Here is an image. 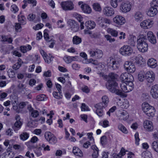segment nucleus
I'll list each match as a JSON object with an SVG mask.
<instances>
[{"instance_id":"44","label":"nucleus","mask_w":158,"mask_h":158,"mask_svg":"<svg viewBox=\"0 0 158 158\" xmlns=\"http://www.w3.org/2000/svg\"><path fill=\"white\" fill-rule=\"evenodd\" d=\"M118 129L123 133L127 134L128 131L126 128L122 124H119L118 125Z\"/></svg>"},{"instance_id":"18","label":"nucleus","mask_w":158,"mask_h":158,"mask_svg":"<svg viewBox=\"0 0 158 158\" xmlns=\"http://www.w3.org/2000/svg\"><path fill=\"white\" fill-rule=\"evenodd\" d=\"M145 77L148 82L152 83L155 80V74L152 71H149L146 73Z\"/></svg>"},{"instance_id":"2","label":"nucleus","mask_w":158,"mask_h":158,"mask_svg":"<svg viewBox=\"0 0 158 158\" xmlns=\"http://www.w3.org/2000/svg\"><path fill=\"white\" fill-rule=\"evenodd\" d=\"M108 82L106 87L110 92L118 95L123 96L124 93L121 90L118 89V84L116 82L114 81H111L110 80Z\"/></svg>"},{"instance_id":"9","label":"nucleus","mask_w":158,"mask_h":158,"mask_svg":"<svg viewBox=\"0 0 158 158\" xmlns=\"http://www.w3.org/2000/svg\"><path fill=\"white\" fill-rule=\"evenodd\" d=\"M125 69L130 73H133L135 71V68L134 64L131 61H126L124 65Z\"/></svg>"},{"instance_id":"29","label":"nucleus","mask_w":158,"mask_h":158,"mask_svg":"<svg viewBox=\"0 0 158 158\" xmlns=\"http://www.w3.org/2000/svg\"><path fill=\"white\" fill-rule=\"evenodd\" d=\"M143 17V14L140 11H138L135 12L134 15V18L135 20L137 22L142 20Z\"/></svg>"},{"instance_id":"35","label":"nucleus","mask_w":158,"mask_h":158,"mask_svg":"<svg viewBox=\"0 0 158 158\" xmlns=\"http://www.w3.org/2000/svg\"><path fill=\"white\" fill-rule=\"evenodd\" d=\"M21 125L22 123L20 121H16L12 127V128L15 131H16L20 128Z\"/></svg>"},{"instance_id":"4","label":"nucleus","mask_w":158,"mask_h":158,"mask_svg":"<svg viewBox=\"0 0 158 158\" xmlns=\"http://www.w3.org/2000/svg\"><path fill=\"white\" fill-rule=\"evenodd\" d=\"M142 108L144 112L148 116H154L156 110L154 107L150 106L148 103H143L142 104Z\"/></svg>"},{"instance_id":"34","label":"nucleus","mask_w":158,"mask_h":158,"mask_svg":"<svg viewBox=\"0 0 158 158\" xmlns=\"http://www.w3.org/2000/svg\"><path fill=\"white\" fill-rule=\"evenodd\" d=\"M29 137V133L26 132H23L19 135V138L20 140L25 141L27 140Z\"/></svg>"},{"instance_id":"21","label":"nucleus","mask_w":158,"mask_h":158,"mask_svg":"<svg viewBox=\"0 0 158 158\" xmlns=\"http://www.w3.org/2000/svg\"><path fill=\"white\" fill-rule=\"evenodd\" d=\"M143 125L145 129L148 131H151L153 129L152 123L150 121H145L143 123Z\"/></svg>"},{"instance_id":"27","label":"nucleus","mask_w":158,"mask_h":158,"mask_svg":"<svg viewBox=\"0 0 158 158\" xmlns=\"http://www.w3.org/2000/svg\"><path fill=\"white\" fill-rule=\"evenodd\" d=\"M135 62L139 65L143 64L145 63L144 60L140 55H138L135 57Z\"/></svg>"},{"instance_id":"15","label":"nucleus","mask_w":158,"mask_h":158,"mask_svg":"<svg viewBox=\"0 0 158 158\" xmlns=\"http://www.w3.org/2000/svg\"><path fill=\"white\" fill-rule=\"evenodd\" d=\"M78 4L79 5H81V8L84 13L88 14L91 13L92 9L88 5L81 1L79 2Z\"/></svg>"},{"instance_id":"7","label":"nucleus","mask_w":158,"mask_h":158,"mask_svg":"<svg viewBox=\"0 0 158 158\" xmlns=\"http://www.w3.org/2000/svg\"><path fill=\"white\" fill-rule=\"evenodd\" d=\"M133 49L128 45H124L120 49V53L125 56H129L132 53Z\"/></svg>"},{"instance_id":"55","label":"nucleus","mask_w":158,"mask_h":158,"mask_svg":"<svg viewBox=\"0 0 158 158\" xmlns=\"http://www.w3.org/2000/svg\"><path fill=\"white\" fill-rule=\"evenodd\" d=\"M99 19L103 22L104 23H106L110 24L111 23V21L110 20L106 18H103L102 17H100L98 18Z\"/></svg>"},{"instance_id":"37","label":"nucleus","mask_w":158,"mask_h":158,"mask_svg":"<svg viewBox=\"0 0 158 158\" xmlns=\"http://www.w3.org/2000/svg\"><path fill=\"white\" fill-rule=\"evenodd\" d=\"M81 39L78 36H74L73 39V44L77 45L80 44L81 42Z\"/></svg>"},{"instance_id":"33","label":"nucleus","mask_w":158,"mask_h":158,"mask_svg":"<svg viewBox=\"0 0 158 158\" xmlns=\"http://www.w3.org/2000/svg\"><path fill=\"white\" fill-rule=\"evenodd\" d=\"M85 25L88 29H91L94 28L96 24L94 22L92 21H89L85 23Z\"/></svg>"},{"instance_id":"62","label":"nucleus","mask_w":158,"mask_h":158,"mask_svg":"<svg viewBox=\"0 0 158 158\" xmlns=\"http://www.w3.org/2000/svg\"><path fill=\"white\" fill-rule=\"evenodd\" d=\"M119 64H117L116 61H113V64L111 66V69L113 70H115L118 69Z\"/></svg>"},{"instance_id":"61","label":"nucleus","mask_w":158,"mask_h":158,"mask_svg":"<svg viewBox=\"0 0 158 158\" xmlns=\"http://www.w3.org/2000/svg\"><path fill=\"white\" fill-rule=\"evenodd\" d=\"M135 144L136 145H138L139 144V142L140 139L139 137V134L138 132H136L135 135Z\"/></svg>"},{"instance_id":"52","label":"nucleus","mask_w":158,"mask_h":158,"mask_svg":"<svg viewBox=\"0 0 158 158\" xmlns=\"http://www.w3.org/2000/svg\"><path fill=\"white\" fill-rule=\"evenodd\" d=\"M1 41L3 42H8V43H11L12 41V40L11 38H8L6 36H2Z\"/></svg>"},{"instance_id":"11","label":"nucleus","mask_w":158,"mask_h":158,"mask_svg":"<svg viewBox=\"0 0 158 158\" xmlns=\"http://www.w3.org/2000/svg\"><path fill=\"white\" fill-rule=\"evenodd\" d=\"M120 79L122 82L133 81L134 80L133 76L127 73H122L120 75Z\"/></svg>"},{"instance_id":"54","label":"nucleus","mask_w":158,"mask_h":158,"mask_svg":"<svg viewBox=\"0 0 158 158\" xmlns=\"http://www.w3.org/2000/svg\"><path fill=\"white\" fill-rule=\"evenodd\" d=\"M101 143L102 145H105L106 144V137L104 135L102 136L100 139Z\"/></svg>"},{"instance_id":"32","label":"nucleus","mask_w":158,"mask_h":158,"mask_svg":"<svg viewBox=\"0 0 158 158\" xmlns=\"http://www.w3.org/2000/svg\"><path fill=\"white\" fill-rule=\"evenodd\" d=\"M91 148L94 150L93 153L92 154L93 158H97L98 156V149L95 145H92Z\"/></svg>"},{"instance_id":"14","label":"nucleus","mask_w":158,"mask_h":158,"mask_svg":"<svg viewBox=\"0 0 158 158\" xmlns=\"http://www.w3.org/2000/svg\"><path fill=\"white\" fill-rule=\"evenodd\" d=\"M153 24V21L151 20L147 19L142 22L140 24L141 27L144 29H147L151 28Z\"/></svg>"},{"instance_id":"22","label":"nucleus","mask_w":158,"mask_h":158,"mask_svg":"<svg viewBox=\"0 0 158 158\" xmlns=\"http://www.w3.org/2000/svg\"><path fill=\"white\" fill-rule=\"evenodd\" d=\"M147 35L148 39L150 43L153 44L156 43V37L152 31H148Z\"/></svg>"},{"instance_id":"38","label":"nucleus","mask_w":158,"mask_h":158,"mask_svg":"<svg viewBox=\"0 0 158 158\" xmlns=\"http://www.w3.org/2000/svg\"><path fill=\"white\" fill-rule=\"evenodd\" d=\"M107 31L111 35L114 37H116L118 35V32L114 29L110 28H108L107 29Z\"/></svg>"},{"instance_id":"23","label":"nucleus","mask_w":158,"mask_h":158,"mask_svg":"<svg viewBox=\"0 0 158 158\" xmlns=\"http://www.w3.org/2000/svg\"><path fill=\"white\" fill-rule=\"evenodd\" d=\"M73 16L79 22H80L81 24L80 27H81V30H82L84 28V23L83 22H82L83 20V18L81 15L77 13H75L73 14Z\"/></svg>"},{"instance_id":"36","label":"nucleus","mask_w":158,"mask_h":158,"mask_svg":"<svg viewBox=\"0 0 158 158\" xmlns=\"http://www.w3.org/2000/svg\"><path fill=\"white\" fill-rule=\"evenodd\" d=\"M126 83L127 84V92L132 90L134 87L133 81H128L126 82Z\"/></svg>"},{"instance_id":"51","label":"nucleus","mask_w":158,"mask_h":158,"mask_svg":"<svg viewBox=\"0 0 158 158\" xmlns=\"http://www.w3.org/2000/svg\"><path fill=\"white\" fill-rule=\"evenodd\" d=\"M120 87L122 90L125 92H127V88L126 82H122L120 84Z\"/></svg>"},{"instance_id":"39","label":"nucleus","mask_w":158,"mask_h":158,"mask_svg":"<svg viewBox=\"0 0 158 158\" xmlns=\"http://www.w3.org/2000/svg\"><path fill=\"white\" fill-rule=\"evenodd\" d=\"M75 57H76L65 56L64 57L63 59L66 63L68 64L74 60V59Z\"/></svg>"},{"instance_id":"40","label":"nucleus","mask_w":158,"mask_h":158,"mask_svg":"<svg viewBox=\"0 0 158 158\" xmlns=\"http://www.w3.org/2000/svg\"><path fill=\"white\" fill-rule=\"evenodd\" d=\"M108 77H109L108 81L110 80L111 81H114L115 79L117 78L118 77V75L114 73H109Z\"/></svg>"},{"instance_id":"5","label":"nucleus","mask_w":158,"mask_h":158,"mask_svg":"<svg viewBox=\"0 0 158 158\" xmlns=\"http://www.w3.org/2000/svg\"><path fill=\"white\" fill-rule=\"evenodd\" d=\"M88 52L90 56L96 59L100 58L103 55L102 51L97 48L90 49L88 51Z\"/></svg>"},{"instance_id":"60","label":"nucleus","mask_w":158,"mask_h":158,"mask_svg":"<svg viewBox=\"0 0 158 158\" xmlns=\"http://www.w3.org/2000/svg\"><path fill=\"white\" fill-rule=\"evenodd\" d=\"M105 38L107 40L109 41L110 42H112L115 41V40L114 38H112L111 36L109 35H106L105 36Z\"/></svg>"},{"instance_id":"25","label":"nucleus","mask_w":158,"mask_h":158,"mask_svg":"<svg viewBox=\"0 0 158 158\" xmlns=\"http://www.w3.org/2000/svg\"><path fill=\"white\" fill-rule=\"evenodd\" d=\"M157 9L155 7H151L147 12V15L150 17L155 16L157 13Z\"/></svg>"},{"instance_id":"24","label":"nucleus","mask_w":158,"mask_h":158,"mask_svg":"<svg viewBox=\"0 0 158 158\" xmlns=\"http://www.w3.org/2000/svg\"><path fill=\"white\" fill-rule=\"evenodd\" d=\"M147 64L149 67L152 68H154L157 66L156 60L154 58L149 59L148 61Z\"/></svg>"},{"instance_id":"20","label":"nucleus","mask_w":158,"mask_h":158,"mask_svg":"<svg viewBox=\"0 0 158 158\" xmlns=\"http://www.w3.org/2000/svg\"><path fill=\"white\" fill-rule=\"evenodd\" d=\"M27 108L29 111V113L30 114V116L33 118H36L39 115V112L37 110H34L32 107L31 105H28Z\"/></svg>"},{"instance_id":"26","label":"nucleus","mask_w":158,"mask_h":158,"mask_svg":"<svg viewBox=\"0 0 158 158\" xmlns=\"http://www.w3.org/2000/svg\"><path fill=\"white\" fill-rule=\"evenodd\" d=\"M118 115L119 117V119L121 120H125L128 118V114L124 110L120 111Z\"/></svg>"},{"instance_id":"41","label":"nucleus","mask_w":158,"mask_h":158,"mask_svg":"<svg viewBox=\"0 0 158 158\" xmlns=\"http://www.w3.org/2000/svg\"><path fill=\"white\" fill-rule=\"evenodd\" d=\"M18 87L19 89V92L21 93H25V90H26V85L22 83H19L18 86Z\"/></svg>"},{"instance_id":"1","label":"nucleus","mask_w":158,"mask_h":158,"mask_svg":"<svg viewBox=\"0 0 158 158\" xmlns=\"http://www.w3.org/2000/svg\"><path fill=\"white\" fill-rule=\"evenodd\" d=\"M102 102H100L94 106L96 109V113L99 116H102L104 114L103 109L106 107L109 102V99L106 95L103 96L102 98Z\"/></svg>"},{"instance_id":"6","label":"nucleus","mask_w":158,"mask_h":158,"mask_svg":"<svg viewBox=\"0 0 158 158\" xmlns=\"http://www.w3.org/2000/svg\"><path fill=\"white\" fill-rule=\"evenodd\" d=\"M60 5L62 9L65 11L71 10L74 8L73 3L70 1L62 2Z\"/></svg>"},{"instance_id":"46","label":"nucleus","mask_w":158,"mask_h":158,"mask_svg":"<svg viewBox=\"0 0 158 158\" xmlns=\"http://www.w3.org/2000/svg\"><path fill=\"white\" fill-rule=\"evenodd\" d=\"M93 8L96 11H100L101 10V8L100 4L97 3H94L93 5Z\"/></svg>"},{"instance_id":"56","label":"nucleus","mask_w":158,"mask_h":158,"mask_svg":"<svg viewBox=\"0 0 158 158\" xmlns=\"http://www.w3.org/2000/svg\"><path fill=\"white\" fill-rule=\"evenodd\" d=\"M151 7H158V1L153 0L151 3Z\"/></svg>"},{"instance_id":"10","label":"nucleus","mask_w":158,"mask_h":158,"mask_svg":"<svg viewBox=\"0 0 158 158\" xmlns=\"http://www.w3.org/2000/svg\"><path fill=\"white\" fill-rule=\"evenodd\" d=\"M46 139L51 144H54L57 142V139L54 135L50 132H47L44 134Z\"/></svg>"},{"instance_id":"64","label":"nucleus","mask_w":158,"mask_h":158,"mask_svg":"<svg viewBox=\"0 0 158 158\" xmlns=\"http://www.w3.org/2000/svg\"><path fill=\"white\" fill-rule=\"evenodd\" d=\"M152 137L155 140L158 139V130L155 131L152 133Z\"/></svg>"},{"instance_id":"50","label":"nucleus","mask_w":158,"mask_h":158,"mask_svg":"<svg viewBox=\"0 0 158 158\" xmlns=\"http://www.w3.org/2000/svg\"><path fill=\"white\" fill-rule=\"evenodd\" d=\"M145 73L143 72H140L138 75V79L141 81H143L145 77Z\"/></svg>"},{"instance_id":"43","label":"nucleus","mask_w":158,"mask_h":158,"mask_svg":"<svg viewBox=\"0 0 158 158\" xmlns=\"http://www.w3.org/2000/svg\"><path fill=\"white\" fill-rule=\"evenodd\" d=\"M99 124L105 128L109 126V122L106 119H105L103 121L100 122H99Z\"/></svg>"},{"instance_id":"57","label":"nucleus","mask_w":158,"mask_h":158,"mask_svg":"<svg viewBox=\"0 0 158 158\" xmlns=\"http://www.w3.org/2000/svg\"><path fill=\"white\" fill-rule=\"evenodd\" d=\"M116 106H113L107 112V114L109 116H110V113H113L116 109Z\"/></svg>"},{"instance_id":"53","label":"nucleus","mask_w":158,"mask_h":158,"mask_svg":"<svg viewBox=\"0 0 158 158\" xmlns=\"http://www.w3.org/2000/svg\"><path fill=\"white\" fill-rule=\"evenodd\" d=\"M11 10L14 13H15L18 11L19 8L15 5H12L11 6Z\"/></svg>"},{"instance_id":"42","label":"nucleus","mask_w":158,"mask_h":158,"mask_svg":"<svg viewBox=\"0 0 158 158\" xmlns=\"http://www.w3.org/2000/svg\"><path fill=\"white\" fill-rule=\"evenodd\" d=\"M151 146L153 150L158 153V141H154L152 143Z\"/></svg>"},{"instance_id":"63","label":"nucleus","mask_w":158,"mask_h":158,"mask_svg":"<svg viewBox=\"0 0 158 158\" xmlns=\"http://www.w3.org/2000/svg\"><path fill=\"white\" fill-rule=\"evenodd\" d=\"M110 4L114 8H116L118 6L117 0H111Z\"/></svg>"},{"instance_id":"19","label":"nucleus","mask_w":158,"mask_h":158,"mask_svg":"<svg viewBox=\"0 0 158 158\" xmlns=\"http://www.w3.org/2000/svg\"><path fill=\"white\" fill-rule=\"evenodd\" d=\"M150 94L153 98H158V85L156 84L152 86L150 90Z\"/></svg>"},{"instance_id":"59","label":"nucleus","mask_w":158,"mask_h":158,"mask_svg":"<svg viewBox=\"0 0 158 158\" xmlns=\"http://www.w3.org/2000/svg\"><path fill=\"white\" fill-rule=\"evenodd\" d=\"M44 26V24L42 23L38 24L35 26L33 27V29L35 30H38L42 28Z\"/></svg>"},{"instance_id":"8","label":"nucleus","mask_w":158,"mask_h":158,"mask_svg":"<svg viewBox=\"0 0 158 158\" xmlns=\"http://www.w3.org/2000/svg\"><path fill=\"white\" fill-rule=\"evenodd\" d=\"M39 51L46 62L48 64H49L53 61L54 57L51 54H49L48 55L42 49H40Z\"/></svg>"},{"instance_id":"47","label":"nucleus","mask_w":158,"mask_h":158,"mask_svg":"<svg viewBox=\"0 0 158 158\" xmlns=\"http://www.w3.org/2000/svg\"><path fill=\"white\" fill-rule=\"evenodd\" d=\"M59 95L58 94V92L54 91L53 92L52 94L54 97L55 98L57 99H61L63 97L62 95V93H60V92H59Z\"/></svg>"},{"instance_id":"31","label":"nucleus","mask_w":158,"mask_h":158,"mask_svg":"<svg viewBox=\"0 0 158 158\" xmlns=\"http://www.w3.org/2000/svg\"><path fill=\"white\" fill-rule=\"evenodd\" d=\"M73 152L74 154L77 156L82 157L83 156L82 152L78 148L74 147L73 148Z\"/></svg>"},{"instance_id":"13","label":"nucleus","mask_w":158,"mask_h":158,"mask_svg":"<svg viewBox=\"0 0 158 158\" xmlns=\"http://www.w3.org/2000/svg\"><path fill=\"white\" fill-rule=\"evenodd\" d=\"M67 23L73 31L76 32L79 29L78 25L74 20L69 19L67 21Z\"/></svg>"},{"instance_id":"12","label":"nucleus","mask_w":158,"mask_h":158,"mask_svg":"<svg viewBox=\"0 0 158 158\" xmlns=\"http://www.w3.org/2000/svg\"><path fill=\"white\" fill-rule=\"evenodd\" d=\"M131 5L129 2L124 1L121 3L120 9L123 12L127 13L131 10Z\"/></svg>"},{"instance_id":"28","label":"nucleus","mask_w":158,"mask_h":158,"mask_svg":"<svg viewBox=\"0 0 158 158\" xmlns=\"http://www.w3.org/2000/svg\"><path fill=\"white\" fill-rule=\"evenodd\" d=\"M31 48L32 47L31 45L27 44L25 45L21 46L20 47V50L22 53H25L30 50Z\"/></svg>"},{"instance_id":"17","label":"nucleus","mask_w":158,"mask_h":158,"mask_svg":"<svg viewBox=\"0 0 158 158\" xmlns=\"http://www.w3.org/2000/svg\"><path fill=\"white\" fill-rule=\"evenodd\" d=\"M114 23L117 25H123L125 22L124 18L121 16L117 15L113 19Z\"/></svg>"},{"instance_id":"30","label":"nucleus","mask_w":158,"mask_h":158,"mask_svg":"<svg viewBox=\"0 0 158 158\" xmlns=\"http://www.w3.org/2000/svg\"><path fill=\"white\" fill-rule=\"evenodd\" d=\"M18 19L19 23L21 25H25L27 23L26 19L24 16L19 14L18 16Z\"/></svg>"},{"instance_id":"16","label":"nucleus","mask_w":158,"mask_h":158,"mask_svg":"<svg viewBox=\"0 0 158 158\" xmlns=\"http://www.w3.org/2000/svg\"><path fill=\"white\" fill-rule=\"evenodd\" d=\"M103 14L106 16L110 17L113 15L114 14V9L109 6L104 7L103 9Z\"/></svg>"},{"instance_id":"3","label":"nucleus","mask_w":158,"mask_h":158,"mask_svg":"<svg viewBox=\"0 0 158 158\" xmlns=\"http://www.w3.org/2000/svg\"><path fill=\"white\" fill-rule=\"evenodd\" d=\"M147 40L146 37L143 35L140 36L138 39L137 47L139 51L144 52L147 51L148 45L147 43Z\"/></svg>"},{"instance_id":"45","label":"nucleus","mask_w":158,"mask_h":158,"mask_svg":"<svg viewBox=\"0 0 158 158\" xmlns=\"http://www.w3.org/2000/svg\"><path fill=\"white\" fill-rule=\"evenodd\" d=\"M10 148H8L6 151L4 152L3 155L4 157L7 158H12V156L10 155L11 152L10 151Z\"/></svg>"},{"instance_id":"58","label":"nucleus","mask_w":158,"mask_h":158,"mask_svg":"<svg viewBox=\"0 0 158 158\" xmlns=\"http://www.w3.org/2000/svg\"><path fill=\"white\" fill-rule=\"evenodd\" d=\"M7 94L6 93L0 92V100L3 101L7 96Z\"/></svg>"},{"instance_id":"49","label":"nucleus","mask_w":158,"mask_h":158,"mask_svg":"<svg viewBox=\"0 0 158 158\" xmlns=\"http://www.w3.org/2000/svg\"><path fill=\"white\" fill-rule=\"evenodd\" d=\"M13 148L15 150H18L22 151L24 149V147L23 145L15 144L13 146Z\"/></svg>"},{"instance_id":"48","label":"nucleus","mask_w":158,"mask_h":158,"mask_svg":"<svg viewBox=\"0 0 158 158\" xmlns=\"http://www.w3.org/2000/svg\"><path fill=\"white\" fill-rule=\"evenodd\" d=\"M136 37L135 36H132L130 37L128 40V43L129 44L132 46L135 45V40Z\"/></svg>"}]
</instances>
